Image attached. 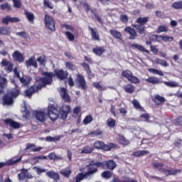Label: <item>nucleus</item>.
<instances>
[{"mask_svg": "<svg viewBox=\"0 0 182 182\" xmlns=\"http://www.w3.org/2000/svg\"><path fill=\"white\" fill-rule=\"evenodd\" d=\"M42 76H44V77L41 78L39 77H36L35 80L36 82L39 84L38 85H32L30 88L26 90L25 91V96L27 97H31L33 93H36L37 92H39L42 88L45 87L46 85H51L53 82V77L55 76V74L53 73H49V72H43L41 73Z\"/></svg>", "mask_w": 182, "mask_h": 182, "instance_id": "f257e3e1", "label": "nucleus"}, {"mask_svg": "<svg viewBox=\"0 0 182 182\" xmlns=\"http://www.w3.org/2000/svg\"><path fill=\"white\" fill-rule=\"evenodd\" d=\"M70 112H72V109L69 105H64L61 107L60 108V111H58L55 106L50 105L48 107V114L50 120H52V122H55V120H58V119L65 120Z\"/></svg>", "mask_w": 182, "mask_h": 182, "instance_id": "f03ea898", "label": "nucleus"}, {"mask_svg": "<svg viewBox=\"0 0 182 182\" xmlns=\"http://www.w3.org/2000/svg\"><path fill=\"white\" fill-rule=\"evenodd\" d=\"M87 171L85 173H80L75 178L76 182H80L83 178H89L90 176H93V174H96L97 173V169L93 167V164H89L87 166Z\"/></svg>", "mask_w": 182, "mask_h": 182, "instance_id": "7ed1b4c3", "label": "nucleus"}, {"mask_svg": "<svg viewBox=\"0 0 182 182\" xmlns=\"http://www.w3.org/2000/svg\"><path fill=\"white\" fill-rule=\"evenodd\" d=\"M18 96H19V91H18V90L9 92L8 94L3 97L4 104L9 106L14 105V97H18Z\"/></svg>", "mask_w": 182, "mask_h": 182, "instance_id": "20e7f679", "label": "nucleus"}, {"mask_svg": "<svg viewBox=\"0 0 182 182\" xmlns=\"http://www.w3.org/2000/svg\"><path fill=\"white\" fill-rule=\"evenodd\" d=\"M122 75L124 77L127 79V80H129L132 83H135V84L140 83V80H139V78H137V77L136 76H134L132 71L129 70L122 71Z\"/></svg>", "mask_w": 182, "mask_h": 182, "instance_id": "39448f33", "label": "nucleus"}, {"mask_svg": "<svg viewBox=\"0 0 182 182\" xmlns=\"http://www.w3.org/2000/svg\"><path fill=\"white\" fill-rule=\"evenodd\" d=\"M44 21L46 28H47V29H49L50 31H55V20H53V18L48 14H46Z\"/></svg>", "mask_w": 182, "mask_h": 182, "instance_id": "423d86ee", "label": "nucleus"}, {"mask_svg": "<svg viewBox=\"0 0 182 182\" xmlns=\"http://www.w3.org/2000/svg\"><path fill=\"white\" fill-rule=\"evenodd\" d=\"M14 72L16 76H17V77L19 78L20 82L22 83V85H23L24 86H29L31 82H32V77H19V73H18L17 68H14Z\"/></svg>", "mask_w": 182, "mask_h": 182, "instance_id": "0eeeda50", "label": "nucleus"}, {"mask_svg": "<svg viewBox=\"0 0 182 182\" xmlns=\"http://www.w3.org/2000/svg\"><path fill=\"white\" fill-rule=\"evenodd\" d=\"M75 82L78 85V87L82 89V90H86V89H87V85H86V80H85V77H83V75L78 74L77 75V79Z\"/></svg>", "mask_w": 182, "mask_h": 182, "instance_id": "6e6552de", "label": "nucleus"}, {"mask_svg": "<svg viewBox=\"0 0 182 182\" xmlns=\"http://www.w3.org/2000/svg\"><path fill=\"white\" fill-rule=\"evenodd\" d=\"M161 173H163V174H165V176H174L177 174V173H180V170L178 169H170L168 168V166H164L161 169Z\"/></svg>", "mask_w": 182, "mask_h": 182, "instance_id": "1a4fd4ad", "label": "nucleus"}, {"mask_svg": "<svg viewBox=\"0 0 182 182\" xmlns=\"http://www.w3.org/2000/svg\"><path fill=\"white\" fill-rule=\"evenodd\" d=\"M33 116H35L36 120L41 123L46 122V113L43 111H34Z\"/></svg>", "mask_w": 182, "mask_h": 182, "instance_id": "9d476101", "label": "nucleus"}, {"mask_svg": "<svg viewBox=\"0 0 182 182\" xmlns=\"http://www.w3.org/2000/svg\"><path fill=\"white\" fill-rule=\"evenodd\" d=\"M60 96L63 100H65L67 103L70 102V96L65 88L60 87L58 90Z\"/></svg>", "mask_w": 182, "mask_h": 182, "instance_id": "9b49d317", "label": "nucleus"}, {"mask_svg": "<svg viewBox=\"0 0 182 182\" xmlns=\"http://www.w3.org/2000/svg\"><path fill=\"white\" fill-rule=\"evenodd\" d=\"M19 181H23L24 178H33V176L29 173L28 169L22 168L21 173L18 174Z\"/></svg>", "mask_w": 182, "mask_h": 182, "instance_id": "f8f14e48", "label": "nucleus"}, {"mask_svg": "<svg viewBox=\"0 0 182 182\" xmlns=\"http://www.w3.org/2000/svg\"><path fill=\"white\" fill-rule=\"evenodd\" d=\"M154 38H156L157 42H161L163 41L164 42H173L174 41V38L173 36H154Z\"/></svg>", "mask_w": 182, "mask_h": 182, "instance_id": "ddd939ff", "label": "nucleus"}, {"mask_svg": "<svg viewBox=\"0 0 182 182\" xmlns=\"http://www.w3.org/2000/svg\"><path fill=\"white\" fill-rule=\"evenodd\" d=\"M89 31L91 32V36L92 41H100V38L99 36V32L97 31V28H92L90 26L88 27Z\"/></svg>", "mask_w": 182, "mask_h": 182, "instance_id": "4468645a", "label": "nucleus"}, {"mask_svg": "<svg viewBox=\"0 0 182 182\" xmlns=\"http://www.w3.org/2000/svg\"><path fill=\"white\" fill-rule=\"evenodd\" d=\"M5 123L10 126V127H13V129H19V127H21V124H19V122H16L11 119H6Z\"/></svg>", "mask_w": 182, "mask_h": 182, "instance_id": "2eb2a0df", "label": "nucleus"}, {"mask_svg": "<svg viewBox=\"0 0 182 182\" xmlns=\"http://www.w3.org/2000/svg\"><path fill=\"white\" fill-rule=\"evenodd\" d=\"M13 59L14 60H16L17 62H19L20 63H22L23 62L24 58L23 55L21 53V52L16 50L12 54Z\"/></svg>", "mask_w": 182, "mask_h": 182, "instance_id": "dca6fc26", "label": "nucleus"}, {"mask_svg": "<svg viewBox=\"0 0 182 182\" xmlns=\"http://www.w3.org/2000/svg\"><path fill=\"white\" fill-rule=\"evenodd\" d=\"M124 32H127V33L130 35L129 39L131 40L136 39V36H137V32H136L135 30L131 27L125 28Z\"/></svg>", "mask_w": 182, "mask_h": 182, "instance_id": "f3484780", "label": "nucleus"}, {"mask_svg": "<svg viewBox=\"0 0 182 182\" xmlns=\"http://www.w3.org/2000/svg\"><path fill=\"white\" fill-rule=\"evenodd\" d=\"M26 66H33V68H38V63H36V59L35 56H31L26 61Z\"/></svg>", "mask_w": 182, "mask_h": 182, "instance_id": "a211bd4d", "label": "nucleus"}, {"mask_svg": "<svg viewBox=\"0 0 182 182\" xmlns=\"http://www.w3.org/2000/svg\"><path fill=\"white\" fill-rule=\"evenodd\" d=\"M12 33V28L11 27H0V35L9 36Z\"/></svg>", "mask_w": 182, "mask_h": 182, "instance_id": "6ab92c4d", "label": "nucleus"}, {"mask_svg": "<svg viewBox=\"0 0 182 182\" xmlns=\"http://www.w3.org/2000/svg\"><path fill=\"white\" fill-rule=\"evenodd\" d=\"M55 75L58 79L63 80V79L68 77V71H63V70H57L55 71Z\"/></svg>", "mask_w": 182, "mask_h": 182, "instance_id": "aec40b11", "label": "nucleus"}, {"mask_svg": "<svg viewBox=\"0 0 182 182\" xmlns=\"http://www.w3.org/2000/svg\"><path fill=\"white\" fill-rule=\"evenodd\" d=\"M131 48H133L134 49H137L138 50H140V52H145V53H150V51L148 50H146V48L141 45H139L137 43H132L131 44Z\"/></svg>", "mask_w": 182, "mask_h": 182, "instance_id": "412c9836", "label": "nucleus"}, {"mask_svg": "<svg viewBox=\"0 0 182 182\" xmlns=\"http://www.w3.org/2000/svg\"><path fill=\"white\" fill-rule=\"evenodd\" d=\"M149 19H150V18L149 16H146V17H139L136 20V23H139V25L144 26L146 25V23H147V22H149Z\"/></svg>", "mask_w": 182, "mask_h": 182, "instance_id": "4be33fe9", "label": "nucleus"}, {"mask_svg": "<svg viewBox=\"0 0 182 182\" xmlns=\"http://www.w3.org/2000/svg\"><path fill=\"white\" fill-rule=\"evenodd\" d=\"M153 101L154 103H156L158 106H160V105H162V103H164L166 102V99L164 97L160 96V95H156L153 98Z\"/></svg>", "mask_w": 182, "mask_h": 182, "instance_id": "5701e85b", "label": "nucleus"}, {"mask_svg": "<svg viewBox=\"0 0 182 182\" xmlns=\"http://www.w3.org/2000/svg\"><path fill=\"white\" fill-rule=\"evenodd\" d=\"M22 160V156H20L19 159H16L15 158L9 159L6 161V166H14V164H18Z\"/></svg>", "mask_w": 182, "mask_h": 182, "instance_id": "b1692460", "label": "nucleus"}, {"mask_svg": "<svg viewBox=\"0 0 182 182\" xmlns=\"http://www.w3.org/2000/svg\"><path fill=\"white\" fill-rule=\"evenodd\" d=\"M132 26L136 29L138 33H139L140 35L144 33L146 31V27L140 24H134L132 25Z\"/></svg>", "mask_w": 182, "mask_h": 182, "instance_id": "393cba45", "label": "nucleus"}, {"mask_svg": "<svg viewBox=\"0 0 182 182\" xmlns=\"http://www.w3.org/2000/svg\"><path fill=\"white\" fill-rule=\"evenodd\" d=\"M6 85H8V81L4 75L0 74V87L1 89H5L6 87Z\"/></svg>", "mask_w": 182, "mask_h": 182, "instance_id": "a878e982", "label": "nucleus"}, {"mask_svg": "<svg viewBox=\"0 0 182 182\" xmlns=\"http://www.w3.org/2000/svg\"><path fill=\"white\" fill-rule=\"evenodd\" d=\"M148 83H151L152 85H159L160 83V78L156 77H149L146 80Z\"/></svg>", "mask_w": 182, "mask_h": 182, "instance_id": "bb28decb", "label": "nucleus"}, {"mask_svg": "<svg viewBox=\"0 0 182 182\" xmlns=\"http://www.w3.org/2000/svg\"><path fill=\"white\" fill-rule=\"evenodd\" d=\"M109 33L114 38V39L122 40V33L116 31V30H110Z\"/></svg>", "mask_w": 182, "mask_h": 182, "instance_id": "cd10ccee", "label": "nucleus"}, {"mask_svg": "<svg viewBox=\"0 0 182 182\" xmlns=\"http://www.w3.org/2000/svg\"><path fill=\"white\" fill-rule=\"evenodd\" d=\"M48 157L45 156H36L31 159V164H36V163H39V160H47Z\"/></svg>", "mask_w": 182, "mask_h": 182, "instance_id": "c85d7f7f", "label": "nucleus"}, {"mask_svg": "<svg viewBox=\"0 0 182 182\" xmlns=\"http://www.w3.org/2000/svg\"><path fill=\"white\" fill-rule=\"evenodd\" d=\"M119 142L120 144H122V146H129L130 144V141L127 140L124 136H119Z\"/></svg>", "mask_w": 182, "mask_h": 182, "instance_id": "c756f323", "label": "nucleus"}, {"mask_svg": "<svg viewBox=\"0 0 182 182\" xmlns=\"http://www.w3.org/2000/svg\"><path fill=\"white\" fill-rule=\"evenodd\" d=\"M93 151V148L90 146H85L81 149L80 154H90Z\"/></svg>", "mask_w": 182, "mask_h": 182, "instance_id": "7c9ffc66", "label": "nucleus"}, {"mask_svg": "<svg viewBox=\"0 0 182 182\" xmlns=\"http://www.w3.org/2000/svg\"><path fill=\"white\" fill-rule=\"evenodd\" d=\"M106 166L109 170H114L116 168V162L113 160H109L106 162Z\"/></svg>", "mask_w": 182, "mask_h": 182, "instance_id": "2f4dec72", "label": "nucleus"}, {"mask_svg": "<svg viewBox=\"0 0 182 182\" xmlns=\"http://www.w3.org/2000/svg\"><path fill=\"white\" fill-rule=\"evenodd\" d=\"M94 53L95 55H97V56H101V55H103L105 53V48L102 47H97L93 49Z\"/></svg>", "mask_w": 182, "mask_h": 182, "instance_id": "473e14b6", "label": "nucleus"}, {"mask_svg": "<svg viewBox=\"0 0 182 182\" xmlns=\"http://www.w3.org/2000/svg\"><path fill=\"white\" fill-rule=\"evenodd\" d=\"M146 154H149V151L141 150V151H136L133 153V156H134V157H140V156H144Z\"/></svg>", "mask_w": 182, "mask_h": 182, "instance_id": "72a5a7b5", "label": "nucleus"}, {"mask_svg": "<svg viewBox=\"0 0 182 182\" xmlns=\"http://www.w3.org/2000/svg\"><path fill=\"white\" fill-rule=\"evenodd\" d=\"M46 175L48 177H50V178H53V180H59V174L53 171L47 172Z\"/></svg>", "mask_w": 182, "mask_h": 182, "instance_id": "f704fd0d", "label": "nucleus"}, {"mask_svg": "<svg viewBox=\"0 0 182 182\" xmlns=\"http://www.w3.org/2000/svg\"><path fill=\"white\" fill-rule=\"evenodd\" d=\"M114 147H116V144H114L113 143H110L107 145H105V144H103V146L102 149L103 150H105L106 151H109V150H112V149H114Z\"/></svg>", "mask_w": 182, "mask_h": 182, "instance_id": "c9c22d12", "label": "nucleus"}, {"mask_svg": "<svg viewBox=\"0 0 182 182\" xmlns=\"http://www.w3.org/2000/svg\"><path fill=\"white\" fill-rule=\"evenodd\" d=\"M155 63H157V65H161V66H164L165 68H167V66H168V63H167V61L161 60L160 58H156L155 60Z\"/></svg>", "mask_w": 182, "mask_h": 182, "instance_id": "e433bc0d", "label": "nucleus"}, {"mask_svg": "<svg viewBox=\"0 0 182 182\" xmlns=\"http://www.w3.org/2000/svg\"><path fill=\"white\" fill-rule=\"evenodd\" d=\"M92 85L98 90H106V86L100 85V82H93Z\"/></svg>", "mask_w": 182, "mask_h": 182, "instance_id": "4c0bfd02", "label": "nucleus"}, {"mask_svg": "<svg viewBox=\"0 0 182 182\" xmlns=\"http://www.w3.org/2000/svg\"><path fill=\"white\" fill-rule=\"evenodd\" d=\"M152 166L153 167H154V168H157L158 170L161 171V168L164 167V164L160 162H153Z\"/></svg>", "mask_w": 182, "mask_h": 182, "instance_id": "58836bf2", "label": "nucleus"}, {"mask_svg": "<svg viewBox=\"0 0 182 182\" xmlns=\"http://www.w3.org/2000/svg\"><path fill=\"white\" fill-rule=\"evenodd\" d=\"M102 178H112L113 173L109 171H106L102 173L101 174Z\"/></svg>", "mask_w": 182, "mask_h": 182, "instance_id": "ea45409f", "label": "nucleus"}, {"mask_svg": "<svg viewBox=\"0 0 182 182\" xmlns=\"http://www.w3.org/2000/svg\"><path fill=\"white\" fill-rule=\"evenodd\" d=\"M33 170H34V171H36V173L38 174H42V173H45V171H46V168H42L41 166H34L33 168Z\"/></svg>", "mask_w": 182, "mask_h": 182, "instance_id": "a19ab883", "label": "nucleus"}, {"mask_svg": "<svg viewBox=\"0 0 182 182\" xmlns=\"http://www.w3.org/2000/svg\"><path fill=\"white\" fill-rule=\"evenodd\" d=\"M149 71L151 73H153L154 75H159V76H164V74H163V72L161 70H159L157 69L150 68V69H149Z\"/></svg>", "mask_w": 182, "mask_h": 182, "instance_id": "79ce46f5", "label": "nucleus"}, {"mask_svg": "<svg viewBox=\"0 0 182 182\" xmlns=\"http://www.w3.org/2000/svg\"><path fill=\"white\" fill-rule=\"evenodd\" d=\"M65 35L70 42H73V41H75V35L70 31H66Z\"/></svg>", "mask_w": 182, "mask_h": 182, "instance_id": "37998d69", "label": "nucleus"}, {"mask_svg": "<svg viewBox=\"0 0 182 182\" xmlns=\"http://www.w3.org/2000/svg\"><path fill=\"white\" fill-rule=\"evenodd\" d=\"M132 105L135 109L137 110H143V107H141V105H140V102L137 101L136 100H134L132 101Z\"/></svg>", "mask_w": 182, "mask_h": 182, "instance_id": "c03bdc74", "label": "nucleus"}, {"mask_svg": "<svg viewBox=\"0 0 182 182\" xmlns=\"http://www.w3.org/2000/svg\"><path fill=\"white\" fill-rule=\"evenodd\" d=\"M90 164H92V167H94V168H96L97 171V167H101L102 168L105 167V164L102 162L95 163L93 161H91Z\"/></svg>", "mask_w": 182, "mask_h": 182, "instance_id": "a18cd8bd", "label": "nucleus"}, {"mask_svg": "<svg viewBox=\"0 0 182 182\" xmlns=\"http://www.w3.org/2000/svg\"><path fill=\"white\" fill-rule=\"evenodd\" d=\"M82 67L84 68V69H85L87 73L89 75V77L92 78L93 75H90V73H92V71H90V67H89V65H87L86 63H83Z\"/></svg>", "mask_w": 182, "mask_h": 182, "instance_id": "49530a36", "label": "nucleus"}, {"mask_svg": "<svg viewBox=\"0 0 182 182\" xmlns=\"http://www.w3.org/2000/svg\"><path fill=\"white\" fill-rule=\"evenodd\" d=\"M164 85L168 87H178V84L175 81L165 82Z\"/></svg>", "mask_w": 182, "mask_h": 182, "instance_id": "de8ad7c7", "label": "nucleus"}, {"mask_svg": "<svg viewBox=\"0 0 182 182\" xmlns=\"http://www.w3.org/2000/svg\"><path fill=\"white\" fill-rule=\"evenodd\" d=\"M72 171L69 168L60 171V173L63 174V176H64L65 177H69Z\"/></svg>", "mask_w": 182, "mask_h": 182, "instance_id": "09e8293b", "label": "nucleus"}, {"mask_svg": "<svg viewBox=\"0 0 182 182\" xmlns=\"http://www.w3.org/2000/svg\"><path fill=\"white\" fill-rule=\"evenodd\" d=\"M92 122H93V117L88 115L84 119L82 123L83 124H89V123H92Z\"/></svg>", "mask_w": 182, "mask_h": 182, "instance_id": "8fccbe9b", "label": "nucleus"}, {"mask_svg": "<svg viewBox=\"0 0 182 182\" xmlns=\"http://www.w3.org/2000/svg\"><path fill=\"white\" fill-rule=\"evenodd\" d=\"M173 9H182V1H176L172 4Z\"/></svg>", "mask_w": 182, "mask_h": 182, "instance_id": "3c124183", "label": "nucleus"}, {"mask_svg": "<svg viewBox=\"0 0 182 182\" xmlns=\"http://www.w3.org/2000/svg\"><path fill=\"white\" fill-rule=\"evenodd\" d=\"M124 89L127 93H133V92H134V87L132 85H126Z\"/></svg>", "mask_w": 182, "mask_h": 182, "instance_id": "603ef678", "label": "nucleus"}, {"mask_svg": "<svg viewBox=\"0 0 182 182\" xmlns=\"http://www.w3.org/2000/svg\"><path fill=\"white\" fill-rule=\"evenodd\" d=\"M157 33H161V32H168V28L166 26H159L156 31Z\"/></svg>", "mask_w": 182, "mask_h": 182, "instance_id": "864d4df0", "label": "nucleus"}, {"mask_svg": "<svg viewBox=\"0 0 182 182\" xmlns=\"http://www.w3.org/2000/svg\"><path fill=\"white\" fill-rule=\"evenodd\" d=\"M107 124L109 127H114L116 126V120L109 118L107 121Z\"/></svg>", "mask_w": 182, "mask_h": 182, "instance_id": "5fc2aeb1", "label": "nucleus"}, {"mask_svg": "<svg viewBox=\"0 0 182 182\" xmlns=\"http://www.w3.org/2000/svg\"><path fill=\"white\" fill-rule=\"evenodd\" d=\"M46 139L47 141H58L60 140V136H47Z\"/></svg>", "mask_w": 182, "mask_h": 182, "instance_id": "6e6d98bb", "label": "nucleus"}, {"mask_svg": "<svg viewBox=\"0 0 182 182\" xmlns=\"http://www.w3.org/2000/svg\"><path fill=\"white\" fill-rule=\"evenodd\" d=\"M26 16L29 22H33V19H35V16L33 15V14L26 11Z\"/></svg>", "mask_w": 182, "mask_h": 182, "instance_id": "4d7b16f0", "label": "nucleus"}, {"mask_svg": "<svg viewBox=\"0 0 182 182\" xmlns=\"http://www.w3.org/2000/svg\"><path fill=\"white\" fill-rule=\"evenodd\" d=\"M46 60H48V58L45 55L41 56L37 59V62H39L40 65H45V63H46Z\"/></svg>", "mask_w": 182, "mask_h": 182, "instance_id": "13d9d810", "label": "nucleus"}, {"mask_svg": "<svg viewBox=\"0 0 182 182\" xmlns=\"http://www.w3.org/2000/svg\"><path fill=\"white\" fill-rule=\"evenodd\" d=\"M120 20L123 23H127L129 22V16L126 14H122L120 16Z\"/></svg>", "mask_w": 182, "mask_h": 182, "instance_id": "bf43d9fd", "label": "nucleus"}, {"mask_svg": "<svg viewBox=\"0 0 182 182\" xmlns=\"http://www.w3.org/2000/svg\"><path fill=\"white\" fill-rule=\"evenodd\" d=\"M103 134V132L100 129L93 131L90 133V136H102Z\"/></svg>", "mask_w": 182, "mask_h": 182, "instance_id": "052dcab7", "label": "nucleus"}, {"mask_svg": "<svg viewBox=\"0 0 182 182\" xmlns=\"http://www.w3.org/2000/svg\"><path fill=\"white\" fill-rule=\"evenodd\" d=\"M103 144V141H97L94 143V146L95 147V149H102Z\"/></svg>", "mask_w": 182, "mask_h": 182, "instance_id": "680f3d73", "label": "nucleus"}, {"mask_svg": "<svg viewBox=\"0 0 182 182\" xmlns=\"http://www.w3.org/2000/svg\"><path fill=\"white\" fill-rule=\"evenodd\" d=\"M16 35L18 36H21V38H23L24 39H28V33L25 31L18 32L16 33Z\"/></svg>", "mask_w": 182, "mask_h": 182, "instance_id": "e2e57ef3", "label": "nucleus"}, {"mask_svg": "<svg viewBox=\"0 0 182 182\" xmlns=\"http://www.w3.org/2000/svg\"><path fill=\"white\" fill-rule=\"evenodd\" d=\"M14 8H21L22 6V3L21 0H13Z\"/></svg>", "mask_w": 182, "mask_h": 182, "instance_id": "0e129e2a", "label": "nucleus"}, {"mask_svg": "<svg viewBox=\"0 0 182 182\" xmlns=\"http://www.w3.org/2000/svg\"><path fill=\"white\" fill-rule=\"evenodd\" d=\"M65 67L68 69H70L71 70H75V67L73 65V63L70 62L65 63Z\"/></svg>", "mask_w": 182, "mask_h": 182, "instance_id": "69168bd1", "label": "nucleus"}, {"mask_svg": "<svg viewBox=\"0 0 182 182\" xmlns=\"http://www.w3.org/2000/svg\"><path fill=\"white\" fill-rule=\"evenodd\" d=\"M80 113V107H77L73 109V116L74 117H77V114Z\"/></svg>", "mask_w": 182, "mask_h": 182, "instance_id": "338daca9", "label": "nucleus"}, {"mask_svg": "<svg viewBox=\"0 0 182 182\" xmlns=\"http://www.w3.org/2000/svg\"><path fill=\"white\" fill-rule=\"evenodd\" d=\"M5 70L6 72H12V70H14V65L12 63H9V65L6 66Z\"/></svg>", "mask_w": 182, "mask_h": 182, "instance_id": "774afa93", "label": "nucleus"}]
</instances>
